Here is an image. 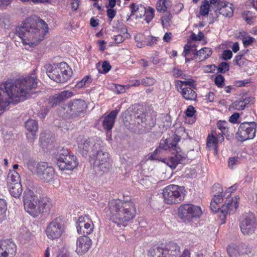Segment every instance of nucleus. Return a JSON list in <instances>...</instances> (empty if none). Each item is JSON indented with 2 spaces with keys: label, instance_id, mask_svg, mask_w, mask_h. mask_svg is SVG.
Returning <instances> with one entry per match:
<instances>
[{
  "label": "nucleus",
  "instance_id": "7c9ffc66",
  "mask_svg": "<svg viewBox=\"0 0 257 257\" xmlns=\"http://www.w3.org/2000/svg\"><path fill=\"white\" fill-rule=\"evenodd\" d=\"M150 257H169L164 248L160 246H154L149 251Z\"/></svg>",
  "mask_w": 257,
  "mask_h": 257
},
{
  "label": "nucleus",
  "instance_id": "2eb2a0df",
  "mask_svg": "<svg viewBox=\"0 0 257 257\" xmlns=\"http://www.w3.org/2000/svg\"><path fill=\"white\" fill-rule=\"evenodd\" d=\"M37 175L42 181L49 183L54 179L55 173L54 169L49 166L48 163L40 162Z\"/></svg>",
  "mask_w": 257,
  "mask_h": 257
},
{
  "label": "nucleus",
  "instance_id": "f3484780",
  "mask_svg": "<svg viewBox=\"0 0 257 257\" xmlns=\"http://www.w3.org/2000/svg\"><path fill=\"white\" fill-rule=\"evenodd\" d=\"M16 245L11 239L0 240V257H13Z\"/></svg>",
  "mask_w": 257,
  "mask_h": 257
},
{
  "label": "nucleus",
  "instance_id": "13d9d810",
  "mask_svg": "<svg viewBox=\"0 0 257 257\" xmlns=\"http://www.w3.org/2000/svg\"><path fill=\"white\" fill-rule=\"evenodd\" d=\"M242 15L243 19L247 23H250L253 18L251 12L248 11H244Z\"/></svg>",
  "mask_w": 257,
  "mask_h": 257
},
{
  "label": "nucleus",
  "instance_id": "5fc2aeb1",
  "mask_svg": "<svg viewBox=\"0 0 257 257\" xmlns=\"http://www.w3.org/2000/svg\"><path fill=\"white\" fill-rule=\"evenodd\" d=\"M172 19V15L169 12L161 17V23L163 26H165V23H169Z\"/></svg>",
  "mask_w": 257,
  "mask_h": 257
},
{
  "label": "nucleus",
  "instance_id": "774afa93",
  "mask_svg": "<svg viewBox=\"0 0 257 257\" xmlns=\"http://www.w3.org/2000/svg\"><path fill=\"white\" fill-rule=\"evenodd\" d=\"M250 81L249 79H245L242 81H237L235 82V84L238 87L245 86L246 84L249 83Z\"/></svg>",
  "mask_w": 257,
  "mask_h": 257
},
{
  "label": "nucleus",
  "instance_id": "de8ad7c7",
  "mask_svg": "<svg viewBox=\"0 0 257 257\" xmlns=\"http://www.w3.org/2000/svg\"><path fill=\"white\" fill-rule=\"evenodd\" d=\"M68 155H71L67 149H64L63 147H59L58 148L57 154L55 157H66Z\"/></svg>",
  "mask_w": 257,
  "mask_h": 257
},
{
  "label": "nucleus",
  "instance_id": "9b49d317",
  "mask_svg": "<svg viewBox=\"0 0 257 257\" xmlns=\"http://www.w3.org/2000/svg\"><path fill=\"white\" fill-rule=\"evenodd\" d=\"M66 113L69 117L73 118L80 116L86 111L87 104L84 100L76 99L70 101L67 104Z\"/></svg>",
  "mask_w": 257,
  "mask_h": 257
},
{
  "label": "nucleus",
  "instance_id": "393cba45",
  "mask_svg": "<svg viewBox=\"0 0 257 257\" xmlns=\"http://www.w3.org/2000/svg\"><path fill=\"white\" fill-rule=\"evenodd\" d=\"M38 205L40 214L49 213L52 206L50 199L47 197H43L39 199Z\"/></svg>",
  "mask_w": 257,
  "mask_h": 257
},
{
  "label": "nucleus",
  "instance_id": "412c9836",
  "mask_svg": "<svg viewBox=\"0 0 257 257\" xmlns=\"http://www.w3.org/2000/svg\"><path fill=\"white\" fill-rule=\"evenodd\" d=\"M73 95V93L72 91H63L50 97L49 102L52 106H56L72 96Z\"/></svg>",
  "mask_w": 257,
  "mask_h": 257
},
{
  "label": "nucleus",
  "instance_id": "7ed1b4c3",
  "mask_svg": "<svg viewBox=\"0 0 257 257\" xmlns=\"http://www.w3.org/2000/svg\"><path fill=\"white\" fill-rule=\"evenodd\" d=\"M110 219L117 225L126 226L128 222L136 214V208L134 202L120 199L112 200L108 203Z\"/></svg>",
  "mask_w": 257,
  "mask_h": 257
},
{
  "label": "nucleus",
  "instance_id": "72a5a7b5",
  "mask_svg": "<svg viewBox=\"0 0 257 257\" xmlns=\"http://www.w3.org/2000/svg\"><path fill=\"white\" fill-rule=\"evenodd\" d=\"M227 251L230 257H240V246H236L234 245H228Z\"/></svg>",
  "mask_w": 257,
  "mask_h": 257
},
{
  "label": "nucleus",
  "instance_id": "680f3d73",
  "mask_svg": "<svg viewBox=\"0 0 257 257\" xmlns=\"http://www.w3.org/2000/svg\"><path fill=\"white\" fill-rule=\"evenodd\" d=\"M195 111L194 107L192 105H189L186 110L185 114L188 117H192Z\"/></svg>",
  "mask_w": 257,
  "mask_h": 257
},
{
  "label": "nucleus",
  "instance_id": "ddd939ff",
  "mask_svg": "<svg viewBox=\"0 0 257 257\" xmlns=\"http://www.w3.org/2000/svg\"><path fill=\"white\" fill-rule=\"evenodd\" d=\"M55 163L62 171H71L75 169L78 165V162L75 156L71 155L66 157H55Z\"/></svg>",
  "mask_w": 257,
  "mask_h": 257
},
{
  "label": "nucleus",
  "instance_id": "4be33fe9",
  "mask_svg": "<svg viewBox=\"0 0 257 257\" xmlns=\"http://www.w3.org/2000/svg\"><path fill=\"white\" fill-rule=\"evenodd\" d=\"M215 12L216 14L218 13L219 14L222 15L226 17L230 18L233 15L232 4L225 1L223 2H219L218 8L216 9Z\"/></svg>",
  "mask_w": 257,
  "mask_h": 257
},
{
  "label": "nucleus",
  "instance_id": "423d86ee",
  "mask_svg": "<svg viewBox=\"0 0 257 257\" xmlns=\"http://www.w3.org/2000/svg\"><path fill=\"white\" fill-rule=\"evenodd\" d=\"M202 213L200 207L191 204H183L178 209V216L184 222L199 218Z\"/></svg>",
  "mask_w": 257,
  "mask_h": 257
},
{
  "label": "nucleus",
  "instance_id": "8fccbe9b",
  "mask_svg": "<svg viewBox=\"0 0 257 257\" xmlns=\"http://www.w3.org/2000/svg\"><path fill=\"white\" fill-rule=\"evenodd\" d=\"M217 69L219 72L224 73L229 70V65L225 62H222L219 64Z\"/></svg>",
  "mask_w": 257,
  "mask_h": 257
},
{
  "label": "nucleus",
  "instance_id": "864d4df0",
  "mask_svg": "<svg viewBox=\"0 0 257 257\" xmlns=\"http://www.w3.org/2000/svg\"><path fill=\"white\" fill-rule=\"evenodd\" d=\"M138 11L136 13L137 18H142L143 16H145L146 13V8L142 5H138V7L137 8Z\"/></svg>",
  "mask_w": 257,
  "mask_h": 257
},
{
  "label": "nucleus",
  "instance_id": "20e7f679",
  "mask_svg": "<svg viewBox=\"0 0 257 257\" xmlns=\"http://www.w3.org/2000/svg\"><path fill=\"white\" fill-rule=\"evenodd\" d=\"M237 196L235 198L226 200L225 203L220 208L218 206V204L222 202L223 200V198H213L210 203V208L213 212L219 211L221 213L220 217L222 220L221 223H224L226 219V215L229 213H233L238 206V202Z\"/></svg>",
  "mask_w": 257,
  "mask_h": 257
},
{
  "label": "nucleus",
  "instance_id": "69168bd1",
  "mask_svg": "<svg viewBox=\"0 0 257 257\" xmlns=\"http://www.w3.org/2000/svg\"><path fill=\"white\" fill-rule=\"evenodd\" d=\"M242 55H237L236 56L235 59L233 61V64L241 67L243 65V64H240V61H242Z\"/></svg>",
  "mask_w": 257,
  "mask_h": 257
},
{
  "label": "nucleus",
  "instance_id": "603ef678",
  "mask_svg": "<svg viewBox=\"0 0 257 257\" xmlns=\"http://www.w3.org/2000/svg\"><path fill=\"white\" fill-rule=\"evenodd\" d=\"M92 81V78L89 75L85 76L81 81H78L76 86L78 88H81L84 86L86 82L90 83Z\"/></svg>",
  "mask_w": 257,
  "mask_h": 257
},
{
  "label": "nucleus",
  "instance_id": "6e6d98bb",
  "mask_svg": "<svg viewBox=\"0 0 257 257\" xmlns=\"http://www.w3.org/2000/svg\"><path fill=\"white\" fill-rule=\"evenodd\" d=\"M159 40V37H155L154 36H149L147 39L146 45L149 46H152L157 44V42Z\"/></svg>",
  "mask_w": 257,
  "mask_h": 257
},
{
  "label": "nucleus",
  "instance_id": "6e6552de",
  "mask_svg": "<svg viewBox=\"0 0 257 257\" xmlns=\"http://www.w3.org/2000/svg\"><path fill=\"white\" fill-rule=\"evenodd\" d=\"M162 194L164 202L168 204L179 203L183 200L184 197L181 187L175 185L166 187Z\"/></svg>",
  "mask_w": 257,
  "mask_h": 257
},
{
  "label": "nucleus",
  "instance_id": "bb28decb",
  "mask_svg": "<svg viewBox=\"0 0 257 257\" xmlns=\"http://www.w3.org/2000/svg\"><path fill=\"white\" fill-rule=\"evenodd\" d=\"M111 167V165L108 160L95 161L94 168L97 172H107Z\"/></svg>",
  "mask_w": 257,
  "mask_h": 257
},
{
  "label": "nucleus",
  "instance_id": "9d476101",
  "mask_svg": "<svg viewBox=\"0 0 257 257\" xmlns=\"http://www.w3.org/2000/svg\"><path fill=\"white\" fill-rule=\"evenodd\" d=\"M257 124L254 121H245L240 124L236 135L238 136V140L243 142L252 139L255 137Z\"/></svg>",
  "mask_w": 257,
  "mask_h": 257
},
{
  "label": "nucleus",
  "instance_id": "4c0bfd02",
  "mask_svg": "<svg viewBox=\"0 0 257 257\" xmlns=\"http://www.w3.org/2000/svg\"><path fill=\"white\" fill-rule=\"evenodd\" d=\"M161 150H167L170 148H176V143H172L170 139L161 140L159 146Z\"/></svg>",
  "mask_w": 257,
  "mask_h": 257
},
{
  "label": "nucleus",
  "instance_id": "37998d69",
  "mask_svg": "<svg viewBox=\"0 0 257 257\" xmlns=\"http://www.w3.org/2000/svg\"><path fill=\"white\" fill-rule=\"evenodd\" d=\"M240 256L242 255H248L251 252V248L245 244L240 245Z\"/></svg>",
  "mask_w": 257,
  "mask_h": 257
},
{
  "label": "nucleus",
  "instance_id": "c9c22d12",
  "mask_svg": "<svg viewBox=\"0 0 257 257\" xmlns=\"http://www.w3.org/2000/svg\"><path fill=\"white\" fill-rule=\"evenodd\" d=\"M169 2L167 0H159L158 1L156 6L157 10L160 13H164L170 7Z\"/></svg>",
  "mask_w": 257,
  "mask_h": 257
},
{
  "label": "nucleus",
  "instance_id": "0e129e2a",
  "mask_svg": "<svg viewBox=\"0 0 257 257\" xmlns=\"http://www.w3.org/2000/svg\"><path fill=\"white\" fill-rule=\"evenodd\" d=\"M239 162L238 157H231L229 159L228 165L230 167H233V166Z\"/></svg>",
  "mask_w": 257,
  "mask_h": 257
},
{
  "label": "nucleus",
  "instance_id": "a19ab883",
  "mask_svg": "<svg viewBox=\"0 0 257 257\" xmlns=\"http://www.w3.org/2000/svg\"><path fill=\"white\" fill-rule=\"evenodd\" d=\"M96 157V159L95 161H98V160H108V154L104 152L102 150V149H101V147L98 151H97L95 156L94 157Z\"/></svg>",
  "mask_w": 257,
  "mask_h": 257
},
{
  "label": "nucleus",
  "instance_id": "ea45409f",
  "mask_svg": "<svg viewBox=\"0 0 257 257\" xmlns=\"http://www.w3.org/2000/svg\"><path fill=\"white\" fill-rule=\"evenodd\" d=\"M7 210V202L5 200L0 199V222L6 218V213Z\"/></svg>",
  "mask_w": 257,
  "mask_h": 257
},
{
  "label": "nucleus",
  "instance_id": "f8f14e48",
  "mask_svg": "<svg viewBox=\"0 0 257 257\" xmlns=\"http://www.w3.org/2000/svg\"><path fill=\"white\" fill-rule=\"evenodd\" d=\"M241 231L244 235H249L255 232L257 228V222L252 214L245 215L240 223Z\"/></svg>",
  "mask_w": 257,
  "mask_h": 257
},
{
  "label": "nucleus",
  "instance_id": "6ab92c4d",
  "mask_svg": "<svg viewBox=\"0 0 257 257\" xmlns=\"http://www.w3.org/2000/svg\"><path fill=\"white\" fill-rule=\"evenodd\" d=\"M25 128L26 130V135L30 141H33L36 138L38 131V124L37 121L33 119H29L25 123Z\"/></svg>",
  "mask_w": 257,
  "mask_h": 257
},
{
  "label": "nucleus",
  "instance_id": "dca6fc26",
  "mask_svg": "<svg viewBox=\"0 0 257 257\" xmlns=\"http://www.w3.org/2000/svg\"><path fill=\"white\" fill-rule=\"evenodd\" d=\"M93 224L88 215L81 216L77 222V230L78 233L83 235H89L93 231Z\"/></svg>",
  "mask_w": 257,
  "mask_h": 257
},
{
  "label": "nucleus",
  "instance_id": "58836bf2",
  "mask_svg": "<svg viewBox=\"0 0 257 257\" xmlns=\"http://www.w3.org/2000/svg\"><path fill=\"white\" fill-rule=\"evenodd\" d=\"M210 5L207 0H204L200 6L199 13L202 16H206L209 14Z\"/></svg>",
  "mask_w": 257,
  "mask_h": 257
},
{
  "label": "nucleus",
  "instance_id": "b1692460",
  "mask_svg": "<svg viewBox=\"0 0 257 257\" xmlns=\"http://www.w3.org/2000/svg\"><path fill=\"white\" fill-rule=\"evenodd\" d=\"M59 73L61 75V82H66L72 74L71 68L65 62H61L58 65Z\"/></svg>",
  "mask_w": 257,
  "mask_h": 257
},
{
  "label": "nucleus",
  "instance_id": "a18cd8bd",
  "mask_svg": "<svg viewBox=\"0 0 257 257\" xmlns=\"http://www.w3.org/2000/svg\"><path fill=\"white\" fill-rule=\"evenodd\" d=\"M217 126L218 129L220 130L221 133L225 135L227 129V122L224 120H219L217 123Z\"/></svg>",
  "mask_w": 257,
  "mask_h": 257
},
{
  "label": "nucleus",
  "instance_id": "f03ea898",
  "mask_svg": "<svg viewBox=\"0 0 257 257\" xmlns=\"http://www.w3.org/2000/svg\"><path fill=\"white\" fill-rule=\"evenodd\" d=\"M48 32L47 24L40 18H28L23 24L18 27L16 34L22 40L24 45L34 47L40 43Z\"/></svg>",
  "mask_w": 257,
  "mask_h": 257
},
{
  "label": "nucleus",
  "instance_id": "0eeeda50",
  "mask_svg": "<svg viewBox=\"0 0 257 257\" xmlns=\"http://www.w3.org/2000/svg\"><path fill=\"white\" fill-rule=\"evenodd\" d=\"M24 209L30 215L36 217L40 214L38 210L39 198L31 190H26L23 194Z\"/></svg>",
  "mask_w": 257,
  "mask_h": 257
},
{
  "label": "nucleus",
  "instance_id": "a878e982",
  "mask_svg": "<svg viewBox=\"0 0 257 257\" xmlns=\"http://www.w3.org/2000/svg\"><path fill=\"white\" fill-rule=\"evenodd\" d=\"M46 72L47 75L51 79L58 83H62L58 65L57 66H49L47 69Z\"/></svg>",
  "mask_w": 257,
  "mask_h": 257
},
{
  "label": "nucleus",
  "instance_id": "49530a36",
  "mask_svg": "<svg viewBox=\"0 0 257 257\" xmlns=\"http://www.w3.org/2000/svg\"><path fill=\"white\" fill-rule=\"evenodd\" d=\"M224 81L225 79L224 77L221 74L216 75L214 79V83L215 85L218 87L220 88H222L223 87Z\"/></svg>",
  "mask_w": 257,
  "mask_h": 257
},
{
  "label": "nucleus",
  "instance_id": "e2e57ef3",
  "mask_svg": "<svg viewBox=\"0 0 257 257\" xmlns=\"http://www.w3.org/2000/svg\"><path fill=\"white\" fill-rule=\"evenodd\" d=\"M234 105L238 110H243L247 106L244 104L242 101H236L234 103Z\"/></svg>",
  "mask_w": 257,
  "mask_h": 257
},
{
  "label": "nucleus",
  "instance_id": "e433bc0d",
  "mask_svg": "<svg viewBox=\"0 0 257 257\" xmlns=\"http://www.w3.org/2000/svg\"><path fill=\"white\" fill-rule=\"evenodd\" d=\"M212 53V49L204 47L199 50V59L202 61L209 57Z\"/></svg>",
  "mask_w": 257,
  "mask_h": 257
},
{
  "label": "nucleus",
  "instance_id": "4468645a",
  "mask_svg": "<svg viewBox=\"0 0 257 257\" xmlns=\"http://www.w3.org/2000/svg\"><path fill=\"white\" fill-rule=\"evenodd\" d=\"M131 116L134 118L135 122L141 126L140 128L143 130V132H149L154 126V122L151 119V117L147 116L142 111L135 112Z\"/></svg>",
  "mask_w": 257,
  "mask_h": 257
},
{
  "label": "nucleus",
  "instance_id": "052dcab7",
  "mask_svg": "<svg viewBox=\"0 0 257 257\" xmlns=\"http://www.w3.org/2000/svg\"><path fill=\"white\" fill-rule=\"evenodd\" d=\"M232 53L230 50H225L222 53V59L224 60H229L231 58Z\"/></svg>",
  "mask_w": 257,
  "mask_h": 257
},
{
  "label": "nucleus",
  "instance_id": "bf43d9fd",
  "mask_svg": "<svg viewBox=\"0 0 257 257\" xmlns=\"http://www.w3.org/2000/svg\"><path fill=\"white\" fill-rule=\"evenodd\" d=\"M40 139L42 143H46V144H49L50 142H52V141L49 138V135L47 134H42Z\"/></svg>",
  "mask_w": 257,
  "mask_h": 257
},
{
  "label": "nucleus",
  "instance_id": "09e8293b",
  "mask_svg": "<svg viewBox=\"0 0 257 257\" xmlns=\"http://www.w3.org/2000/svg\"><path fill=\"white\" fill-rule=\"evenodd\" d=\"M156 81L153 77H147L141 81V83L145 86H149L153 85Z\"/></svg>",
  "mask_w": 257,
  "mask_h": 257
},
{
  "label": "nucleus",
  "instance_id": "4d7b16f0",
  "mask_svg": "<svg viewBox=\"0 0 257 257\" xmlns=\"http://www.w3.org/2000/svg\"><path fill=\"white\" fill-rule=\"evenodd\" d=\"M107 16L109 18V23L111 22L112 20L114 18L116 15V11L113 8H107L106 11Z\"/></svg>",
  "mask_w": 257,
  "mask_h": 257
},
{
  "label": "nucleus",
  "instance_id": "f257e3e1",
  "mask_svg": "<svg viewBox=\"0 0 257 257\" xmlns=\"http://www.w3.org/2000/svg\"><path fill=\"white\" fill-rule=\"evenodd\" d=\"M37 86V78L32 76L6 81L0 85V114L10 103L17 104L35 94Z\"/></svg>",
  "mask_w": 257,
  "mask_h": 257
},
{
  "label": "nucleus",
  "instance_id": "a211bd4d",
  "mask_svg": "<svg viewBox=\"0 0 257 257\" xmlns=\"http://www.w3.org/2000/svg\"><path fill=\"white\" fill-rule=\"evenodd\" d=\"M76 252L78 255H82L88 251L92 245L91 239L86 235L81 236L77 238Z\"/></svg>",
  "mask_w": 257,
  "mask_h": 257
},
{
  "label": "nucleus",
  "instance_id": "aec40b11",
  "mask_svg": "<svg viewBox=\"0 0 257 257\" xmlns=\"http://www.w3.org/2000/svg\"><path fill=\"white\" fill-rule=\"evenodd\" d=\"M186 159V155L181 151H176V153L168 159L162 161L172 169H175L179 164H183Z\"/></svg>",
  "mask_w": 257,
  "mask_h": 257
},
{
  "label": "nucleus",
  "instance_id": "2f4dec72",
  "mask_svg": "<svg viewBox=\"0 0 257 257\" xmlns=\"http://www.w3.org/2000/svg\"><path fill=\"white\" fill-rule=\"evenodd\" d=\"M8 186L10 184H14L20 182V176L19 174L15 170H10L7 176Z\"/></svg>",
  "mask_w": 257,
  "mask_h": 257
},
{
  "label": "nucleus",
  "instance_id": "39448f33",
  "mask_svg": "<svg viewBox=\"0 0 257 257\" xmlns=\"http://www.w3.org/2000/svg\"><path fill=\"white\" fill-rule=\"evenodd\" d=\"M78 151L84 157L93 158L100 148V143L93 138L86 139L79 136L77 140Z\"/></svg>",
  "mask_w": 257,
  "mask_h": 257
},
{
  "label": "nucleus",
  "instance_id": "1a4fd4ad",
  "mask_svg": "<svg viewBox=\"0 0 257 257\" xmlns=\"http://www.w3.org/2000/svg\"><path fill=\"white\" fill-rule=\"evenodd\" d=\"M64 231V221L61 217H58L49 223L45 229V233L49 239L54 240L60 237Z\"/></svg>",
  "mask_w": 257,
  "mask_h": 257
},
{
  "label": "nucleus",
  "instance_id": "c756f323",
  "mask_svg": "<svg viewBox=\"0 0 257 257\" xmlns=\"http://www.w3.org/2000/svg\"><path fill=\"white\" fill-rule=\"evenodd\" d=\"M180 93L183 97L187 100H195L197 97V93L190 87L182 88Z\"/></svg>",
  "mask_w": 257,
  "mask_h": 257
},
{
  "label": "nucleus",
  "instance_id": "5701e85b",
  "mask_svg": "<svg viewBox=\"0 0 257 257\" xmlns=\"http://www.w3.org/2000/svg\"><path fill=\"white\" fill-rule=\"evenodd\" d=\"M119 110L115 109L111 111L105 118L102 122L103 128L107 132L110 131L113 126L115 119Z\"/></svg>",
  "mask_w": 257,
  "mask_h": 257
},
{
  "label": "nucleus",
  "instance_id": "338daca9",
  "mask_svg": "<svg viewBox=\"0 0 257 257\" xmlns=\"http://www.w3.org/2000/svg\"><path fill=\"white\" fill-rule=\"evenodd\" d=\"M253 40L254 38L253 37L247 36V38H246L245 40H243L242 43L244 46L246 47L250 45L252 43Z\"/></svg>",
  "mask_w": 257,
  "mask_h": 257
},
{
  "label": "nucleus",
  "instance_id": "c85d7f7f",
  "mask_svg": "<svg viewBox=\"0 0 257 257\" xmlns=\"http://www.w3.org/2000/svg\"><path fill=\"white\" fill-rule=\"evenodd\" d=\"M11 195L15 197L19 198L22 193V187L21 182L14 184H10L8 186Z\"/></svg>",
  "mask_w": 257,
  "mask_h": 257
},
{
  "label": "nucleus",
  "instance_id": "473e14b6",
  "mask_svg": "<svg viewBox=\"0 0 257 257\" xmlns=\"http://www.w3.org/2000/svg\"><path fill=\"white\" fill-rule=\"evenodd\" d=\"M215 135V132L213 131H211L210 135H208L207 139V146L210 149L213 148L216 152L217 142Z\"/></svg>",
  "mask_w": 257,
  "mask_h": 257
},
{
  "label": "nucleus",
  "instance_id": "3c124183",
  "mask_svg": "<svg viewBox=\"0 0 257 257\" xmlns=\"http://www.w3.org/2000/svg\"><path fill=\"white\" fill-rule=\"evenodd\" d=\"M111 66L109 62L107 61H104L102 64V70H100L99 69L98 71L99 73L102 74H106L110 70Z\"/></svg>",
  "mask_w": 257,
  "mask_h": 257
},
{
  "label": "nucleus",
  "instance_id": "c03bdc74",
  "mask_svg": "<svg viewBox=\"0 0 257 257\" xmlns=\"http://www.w3.org/2000/svg\"><path fill=\"white\" fill-rule=\"evenodd\" d=\"M155 11L154 9L151 7H149L148 10H146V13L145 14V20L147 23H149L154 17Z\"/></svg>",
  "mask_w": 257,
  "mask_h": 257
},
{
  "label": "nucleus",
  "instance_id": "f704fd0d",
  "mask_svg": "<svg viewBox=\"0 0 257 257\" xmlns=\"http://www.w3.org/2000/svg\"><path fill=\"white\" fill-rule=\"evenodd\" d=\"M223 189L219 184H214L211 188V193L213 198H223Z\"/></svg>",
  "mask_w": 257,
  "mask_h": 257
},
{
  "label": "nucleus",
  "instance_id": "79ce46f5",
  "mask_svg": "<svg viewBox=\"0 0 257 257\" xmlns=\"http://www.w3.org/2000/svg\"><path fill=\"white\" fill-rule=\"evenodd\" d=\"M40 165V163H38L33 160H29L27 163V167L28 169L32 172L36 171L37 173L38 172V167Z\"/></svg>",
  "mask_w": 257,
  "mask_h": 257
},
{
  "label": "nucleus",
  "instance_id": "cd10ccee",
  "mask_svg": "<svg viewBox=\"0 0 257 257\" xmlns=\"http://www.w3.org/2000/svg\"><path fill=\"white\" fill-rule=\"evenodd\" d=\"M164 249L169 257H178L180 254V247L176 243L170 242Z\"/></svg>",
  "mask_w": 257,
  "mask_h": 257
}]
</instances>
